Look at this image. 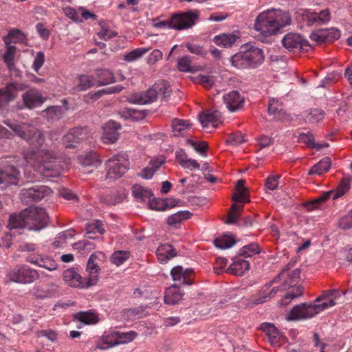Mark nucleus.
Wrapping results in <instances>:
<instances>
[{"label": "nucleus", "instance_id": "f8f14e48", "mask_svg": "<svg viewBox=\"0 0 352 352\" xmlns=\"http://www.w3.org/2000/svg\"><path fill=\"white\" fill-rule=\"evenodd\" d=\"M52 193V190L45 186L36 185L31 188H24L21 192V199L23 202L30 204L39 201Z\"/></svg>", "mask_w": 352, "mask_h": 352}, {"label": "nucleus", "instance_id": "a211bd4d", "mask_svg": "<svg viewBox=\"0 0 352 352\" xmlns=\"http://www.w3.org/2000/svg\"><path fill=\"white\" fill-rule=\"evenodd\" d=\"M22 99L25 107L34 109L41 106L45 102L46 98L42 96L41 91L36 88H30L23 95Z\"/></svg>", "mask_w": 352, "mask_h": 352}, {"label": "nucleus", "instance_id": "680f3d73", "mask_svg": "<svg viewBox=\"0 0 352 352\" xmlns=\"http://www.w3.org/2000/svg\"><path fill=\"white\" fill-rule=\"evenodd\" d=\"M6 38L8 39L9 43L10 42L23 43L25 39V36L19 30H11Z\"/></svg>", "mask_w": 352, "mask_h": 352}, {"label": "nucleus", "instance_id": "37998d69", "mask_svg": "<svg viewBox=\"0 0 352 352\" xmlns=\"http://www.w3.org/2000/svg\"><path fill=\"white\" fill-rule=\"evenodd\" d=\"M303 289L300 286L294 288L291 292H288L284 298L278 301L280 306L288 305L293 299L300 296L302 294Z\"/></svg>", "mask_w": 352, "mask_h": 352}, {"label": "nucleus", "instance_id": "20e7f679", "mask_svg": "<svg viewBox=\"0 0 352 352\" xmlns=\"http://www.w3.org/2000/svg\"><path fill=\"white\" fill-rule=\"evenodd\" d=\"M170 92L171 89L168 83L162 80L155 83L145 92L134 93L130 95L127 100L132 104H145L153 102L160 97L166 100L170 95Z\"/></svg>", "mask_w": 352, "mask_h": 352}, {"label": "nucleus", "instance_id": "0eeeda50", "mask_svg": "<svg viewBox=\"0 0 352 352\" xmlns=\"http://www.w3.org/2000/svg\"><path fill=\"white\" fill-rule=\"evenodd\" d=\"M7 277L10 281L21 284L32 283L38 278V272L26 265H17L10 270Z\"/></svg>", "mask_w": 352, "mask_h": 352}, {"label": "nucleus", "instance_id": "9b49d317", "mask_svg": "<svg viewBox=\"0 0 352 352\" xmlns=\"http://www.w3.org/2000/svg\"><path fill=\"white\" fill-rule=\"evenodd\" d=\"M199 12L190 10L186 12L175 13L172 15L173 29L182 30L192 28L198 19Z\"/></svg>", "mask_w": 352, "mask_h": 352}, {"label": "nucleus", "instance_id": "c85d7f7f", "mask_svg": "<svg viewBox=\"0 0 352 352\" xmlns=\"http://www.w3.org/2000/svg\"><path fill=\"white\" fill-rule=\"evenodd\" d=\"M305 21H307L309 25L313 24L324 23L330 20V13L327 10L320 11L319 13L316 12H306L303 14Z\"/></svg>", "mask_w": 352, "mask_h": 352}, {"label": "nucleus", "instance_id": "58836bf2", "mask_svg": "<svg viewBox=\"0 0 352 352\" xmlns=\"http://www.w3.org/2000/svg\"><path fill=\"white\" fill-rule=\"evenodd\" d=\"M132 195L138 201L144 202L147 199L150 200L153 193L149 189L144 188L140 185H135L132 188Z\"/></svg>", "mask_w": 352, "mask_h": 352}, {"label": "nucleus", "instance_id": "ddd939ff", "mask_svg": "<svg viewBox=\"0 0 352 352\" xmlns=\"http://www.w3.org/2000/svg\"><path fill=\"white\" fill-rule=\"evenodd\" d=\"M281 43L286 50L294 53L308 50V47H310L307 40L300 34L294 32L285 34L282 38Z\"/></svg>", "mask_w": 352, "mask_h": 352}, {"label": "nucleus", "instance_id": "3c124183", "mask_svg": "<svg viewBox=\"0 0 352 352\" xmlns=\"http://www.w3.org/2000/svg\"><path fill=\"white\" fill-rule=\"evenodd\" d=\"M298 142L300 143H304L311 148H317L318 149H320L322 148L320 144H316L314 143V136L310 132L299 133L298 136Z\"/></svg>", "mask_w": 352, "mask_h": 352}, {"label": "nucleus", "instance_id": "49530a36", "mask_svg": "<svg viewBox=\"0 0 352 352\" xmlns=\"http://www.w3.org/2000/svg\"><path fill=\"white\" fill-rule=\"evenodd\" d=\"M130 252L129 251L118 250L111 254L110 261L113 264L120 266L128 260Z\"/></svg>", "mask_w": 352, "mask_h": 352}, {"label": "nucleus", "instance_id": "6ab92c4d", "mask_svg": "<svg viewBox=\"0 0 352 352\" xmlns=\"http://www.w3.org/2000/svg\"><path fill=\"white\" fill-rule=\"evenodd\" d=\"M33 296L37 299H45L56 297L60 294L58 286L54 283L36 285L32 289Z\"/></svg>", "mask_w": 352, "mask_h": 352}, {"label": "nucleus", "instance_id": "8fccbe9b", "mask_svg": "<svg viewBox=\"0 0 352 352\" xmlns=\"http://www.w3.org/2000/svg\"><path fill=\"white\" fill-rule=\"evenodd\" d=\"M8 227L10 230L16 228H25V219L22 212L19 214H12L8 220Z\"/></svg>", "mask_w": 352, "mask_h": 352}, {"label": "nucleus", "instance_id": "1a4fd4ad", "mask_svg": "<svg viewBox=\"0 0 352 352\" xmlns=\"http://www.w3.org/2000/svg\"><path fill=\"white\" fill-rule=\"evenodd\" d=\"M105 255L101 252H95L89 256L86 267L87 274V285L94 286L98 281V276L100 271V265L104 260Z\"/></svg>", "mask_w": 352, "mask_h": 352}, {"label": "nucleus", "instance_id": "4d7b16f0", "mask_svg": "<svg viewBox=\"0 0 352 352\" xmlns=\"http://www.w3.org/2000/svg\"><path fill=\"white\" fill-rule=\"evenodd\" d=\"M156 254L166 255L170 259L176 256L177 250L170 244H164L157 249Z\"/></svg>", "mask_w": 352, "mask_h": 352}, {"label": "nucleus", "instance_id": "13d9d810", "mask_svg": "<svg viewBox=\"0 0 352 352\" xmlns=\"http://www.w3.org/2000/svg\"><path fill=\"white\" fill-rule=\"evenodd\" d=\"M78 319L85 324H93L98 322V316L91 312L80 313Z\"/></svg>", "mask_w": 352, "mask_h": 352}, {"label": "nucleus", "instance_id": "c756f323", "mask_svg": "<svg viewBox=\"0 0 352 352\" xmlns=\"http://www.w3.org/2000/svg\"><path fill=\"white\" fill-rule=\"evenodd\" d=\"M274 283L275 282H274L273 280L268 282L256 296H252L249 300V305L254 306L270 301L271 298L269 295L268 290Z\"/></svg>", "mask_w": 352, "mask_h": 352}, {"label": "nucleus", "instance_id": "423d86ee", "mask_svg": "<svg viewBox=\"0 0 352 352\" xmlns=\"http://www.w3.org/2000/svg\"><path fill=\"white\" fill-rule=\"evenodd\" d=\"M25 219V228L28 230L39 231L44 228L48 222V215L42 208L30 206L22 211Z\"/></svg>", "mask_w": 352, "mask_h": 352}, {"label": "nucleus", "instance_id": "09e8293b", "mask_svg": "<svg viewBox=\"0 0 352 352\" xmlns=\"http://www.w3.org/2000/svg\"><path fill=\"white\" fill-rule=\"evenodd\" d=\"M190 126L188 120L175 119L172 123L173 131L175 136L182 135V132Z\"/></svg>", "mask_w": 352, "mask_h": 352}, {"label": "nucleus", "instance_id": "473e14b6", "mask_svg": "<svg viewBox=\"0 0 352 352\" xmlns=\"http://www.w3.org/2000/svg\"><path fill=\"white\" fill-rule=\"evenodd\" d=\"M96 76L98 79L97 85L104 86L116 81L113 73L107 69H100L96 71Z\"/></svg>", "mask_w": 352, "mask_h": 352}, {"label": "nucleus", "instance_id": "f3484780", "mask_svg": "<svg viewBox=\"0 0 352 352\" xmlns=\"http://www.w3.org/2000/svg\"><path fill=\"white\" fill-rule=\"evenodd\" d=\"M86 129L74 127L65 134L63 138V144L65 148H75L84 139L86 138Z\"/></svg>", "mask_w": 352, "mask_h": 352}, {"label": "nucleus", "instance_id": "e433bc0d", "mask_svg": "<svg viewBox=\"0 0 352 352\" xmlns=\"http://www.w3.org/2000/svg\"><path fill=\"white\" fill-rule=\"evenodd\" d=\"M113 335H115L116 342L111 346H117L122 344H126L133 340L138 336V333L134 331L128 332H119L113 331Z\"/></svg>", "mask_w": 352, "mask_h": 352}, {"label": "nucleus", "instance_id": "f704fd0d", "mask_svg": "<svg viewBox=\"0 0 352 352\" xmlns=\"http://www.w3.org/2000/svg\"><path fill=\"white\" fill-rule=\"evenodd\" d=\"M239 37L234 33L221 34L214 37V43L223 47H230L236 42Z\"/></svg>", "mask_w": 352, "mask_h": 352}, {"label": "nucleus", "instance_id": "7ed1b4c3", "mask_svg": "<svg viewBox=\"0 0 352 352\" xmlns=\"http://www.w3.org/2000/svg\"><path fill=\"white\" fill-rule=\"evenodd\" d=\"M264 60L263 51L254 45L246 44L231 58L232 65L238 69L256 68Z\"/></svg>", "mask_w": 352, "mask_h": 352}, {"label": "nucleus", "instance_id": "a19ab883", "mask_svg": "<svg viewBox=\"0 0 352 352\" xmlns=\"http://www.w3.org/2000/svg\"><path fill=\"white\" fill-rule=\"evenodd\" d=\"M80 163L84 168H96L100 165L101 161L98 159V156L96 153L90 152L85 156L81 157Z\"/></svg>", "mask_w": 352, "mask_h": 352}, {"label": "nucleus", "instance_id": "338daca9", "mask_svg": "<svg viewBox=\"0 0 352 352\" xmlns=\"http://www.w3.org/2000/svg\"><path fill=\"white\" fill-rule=\"evenodd\" d=\"M339 227L343 230L352 228V210L339 221Z\"/></svg>", "mask_w": 352, "mask_h": 352}, {"label": "nucleus", "instance_id": "2eb2a0df", "mask_svg": "<svg viewBox=\"0 0 352 352\" xmlns=\"http://www.w3.org/2000/svg\"><path fill=\"white\" fill-rule=\"evenodd\" d=\"M26 86L19 82H10L5 87L0 88V109L5 107L10 102L13 101L19 90H24Z\"/></svg>", "mask_w": 352, "mask_h": 352}, {"label": "nucleus", "instance_id": "f03ea898", "mask_svg": "<svg viewBox=\"0 0 352 352\" xmlns=\"http://www.w3.org/2000/svg\"><path fill=\"white\" fill-rule=\"evenodd\" d=\"M24 159L28 164L36 167L38 171L45 177H56L60 174L59 166L51 163L56 159V154L52 151L43 149L38 152L26 153Z\"/></svg>", "mask_w": 352, "mask_h": 352}, {"label": "nucleus", "instance_id": "79ce46f5", "mask_svg": "<svg viewBox=\"0 0 352 352\" xmlns=\"http://www.w3.org/2000/svg\"><path fill=\"white\" fill-rule=\"evenodd\" d=\"M191 217V213L188 210H181L170 215L167 218V223L170 226H176L182 221L188 219Z\"/></svg>", "mask_w": 352, "mask_h": 352}, {"label": "nucleus", "instance_id": "5fc2aeb1", "mask_svg": "<svg viewBox=\"0 0 352 352\" xmlns=\"http://www.w3.org/2000/svg\"><path fill=\"white\" fill-rule=\"evenodd\" d=\"M122 116L125 119H140L145 116L144 111H139L133 108H125L122 111Z\"/></svg>", "mask_w": 352, "mask_h": 352}, {"label": "nucleus", "instance_id": "b1692460", "mask_svg": "<svg viewBox=\"0 0 352 352\" xmlns=\"http://www.w3.org/2000/svg\"><path fill=\"white\" fill-rule=\"evenodd\" d=\"M121 126L113 120L108 121L104 126V133L102 136V141L106 144H113L118 138V130Z\"/></svg>", "mask_w": 352, "mask_h": 352}, {"label": "nucleus", "instance_id": "ea45409f", "mask_svg": "<svg viewBox=\"0 0 352 352\" xmlns=\"http://www.w3.org/2000/svg\"><path fill=\"white\" fill-rule=\"evenodd\" d=\"M330 166V159L329 157H324L311 168V169L309 170V175H322L324 173H326L329 170Z\"/></svg>", "mask_w": 352, "mask_h": 352}, {"label": "nucleus", "instance_id": "f257e3e1", "mask_svg": "<svg viewBox=\"0 0 352 352\" xmlns=\"http://www.w3.org/2000/svg\"><path fill=\"white\" fill-rule=\"evenodd\" d=\"M292 19L288 12L268 10L259 14L254 23L255 30L263 37H268L281 32L291 24Z\"/></svg>", "mask_w": 352, "mask_h": 352}, {"label": "nucleus", "instance_id": "7c9ffc66", "mask_svg": "<svg viewBox=\"0 0 352 352\" xmlns=\"http://www.w3.org/2000/svg\"><path fill=\"white\" fill-rule=\"evenodd\" d=\"M261 329L265 333L267 339L272 344L276 345L280 344L281 338L280 333L274 324L270 323H263L261 325Z\"/></svg>", "mask_w": 352, "mask_h": 352}, {"label": "nucleus", "instance_id": "9d476101", "mask_svg": "<svg viewBox=\"0 0 352 352\" xmlns=\"http://www.w3.org/2000/svg\"><path fill=\"white\" fill-rule=\"evenodd\" d=\"M317 309H320L318 306H316L314 301L309 304L297 305L291 309L287 316V320H299L311 318L318 314Z\"/></svg>", "mask_w": 352, "mask_h": 352}, {"label": "nucleus", "instance_id": "72a5a7b5", "mask_svg": "<svg viewBox=\"0 0 352 352\" xmlns=\"http://www.w3.org/2000/svg\"><path fill=\"white\" fill-rule=\"evenodd\" d=\"M250 265L248 261L240 258H235L233 263L230 265L228 270L236 276H242L249 270Z\"/></svg>", "mask_w": 352, "mask_h": 352}, {"label": "nucleus", "instance_id": "39448f33", "mask_svg": "<svg viewBox=\"0 0 352 352\" xmlns=\"http://www.w3.org/2000/svg\"><path fill=\"white\" fill-rule=\"evenodd\" d=\"M3 122L15 132L19 137L25 140L30 145L41 147L45 142L43 133L36 128H29L25 126V124H17L9 120H3Z\"/></svg>", "mask_w": 352, "mask_h": 352}, {"label": "nucleus", "instance_id": "e2e57ef3", "mask_svg": "<svg viewBox=\"0 0 352 352\" xmlns=\"http://www.w3.org/2000/svg\"><path fill=\"white\" fill-rule=\"evenodd\" d=\"M74 236V231L73 230H68L65 232H61L56 237L53 244L55 247L58 248L61 246L63 243H64L67 238H72Z\"/></svg>", "mask_w": 352, "mask_h": 352}, {"label": "nucleus", "instance_id": "c9c22d12", "mask_svg": "<svg viewBox=\"0 0 352 352\" xmlns=\"http://www.w3.org/2000/svg\"><path fill=\"white\" fill-rule=\"evenodd\" d=\"M6 45V51L3 56V59L6 63L8 69L12 71L14 69V57L16 52V47L11 45L7 38H4Z\"/></svg>", "mask_w": 352, "mask_h": 352}, {"label": "nucleus", "instance_id": "c03bdc74", "mask_svg": "<svg viewBox=\"0 0 352 352\" xmlns=\"http://www.w3.org/2000/svg\"><path fill=\"white\" fill-rule=\"evenodd\" d=\"M43 116L49 121H54L60 118L62 116V108L58 106H52L47 108L43 111Z\"/></svg>", "mask_w": 352, "mask_h": 352}, {"label": "nucleus", "instance_id": "0e129e2a", "mask_svg": "<svg viewBox=\"0 0 352 352\" xmlns=\"http://www.w3.org/2000/svg\"><path fill=\"white\" fill-rule=\"evenodd\" d=\"M187 144L193 147V148L202 156H206L207 145L205 142H197L192 140H188Z\"/></svg>", "mask_w": 352, "mask_h": 352}, {"label": "nucleus", "instance_id": "393cba45", "mask_svg": "<svg viewBox=\"0 0 352 352\" xmlns=\"http://www.w3.org/2000/svg\"><path fill=\"white\" fill-rule=\"evenodd\" d=\"M340 37V32L335 28L321 30L311 34V40L317 43L332 42Z\"/></svg>", "mask_w": 352, "mask_h": 352}, {"label": "nucleus", "instance_id": "bb28decb", "mask_svg": "<svg viewBox=\"0 0 352 352\" xmlns=\"http://www.w3.org/2000/svg\"><path fill=\"white\" fill-rule=\"evenodd\" d=\"M26 261L31 264L43 267L51 272L56 270L58 267V264L52 258L46 256L36 257L34 256L30 255L27 257Z\"/></svg>", "mask_w": 352, "mask_h": 352}, {"label": "nucleus", "instance_id": "a18cd8bd", "mask_svg": "<svg viewBox=\"0 0 352 352\" xmlns=\"http://www.w3.org/2000/svg\"><path fill=\"white\" fill-rule=\"evenodd\" d=\"M115 342H116V336L115 335H113V331H111L101 337L97 347L100 350H106L113 347L114 346L111 345Z\"/></svg>", "mask_w": 352, "mask_h": 352}, {"label": "nucleus", "instance_id": "de8ad7c7", "mask_svg": "<svg viewBox=\"0 0 352 352\" xmlns=\"http://www.w3.org/2000/svg\"><path fill=\"white\" fill-rule=\"evenodd\" d=\"M96 85L95 78L88 75L79 76V83L76 88L77 91H85Z\"/></svg>", "mask_w": 352, "mask_h": 352}, {"label": "nucleus", "instance_id": "dca6fc26", "mask_svg": "<svg viewBox=\"0 0 352 352\" xmlns=\"http://www.w3.org/2000/svg\"><path fill=\"white\" fill-rule=\"evenodd\" d=\"M350 187V179L344 178L341 180L340 184L335 190H330L324 192L321 195L318 197L313 203V208L318 206L319 203L323 202L325 200L332 199L333 200L336 199L338 197L342 196Z\"/></svg>", "mask_w": 352, "mask_h": 352}, {"label": "nucleus", "instance_id": "4468645a", "mask_svg": "<svg viewBox=\"0 0 352 352\" xmlns=\"http://www.w3.org/2000/svg\"><path fill=\"white\" fill-rule=\"evenodd\" d=\"M293 267L294 263H289L273 279V281L275 283L283 280V289H286L287 287H294L298 283L300 278V270L296 268L292 270Z\"/></svg>", "mask_w": 352, "mask_h": 352}, {"label": "nucleus", "instance_id": "cd10ccee", "mask_svg": "<svg viewBox=\"0 0 352 352\" xmlns=\"http://www.w3.org/2000/svg\"><path fill=\"white\" fill-rule=\"evenodd\" d=\"M221 118V113L218 110L206 111L200 113L199 116V122L204 129H208L210 124H212L213 129L217 128V125L215 124V122L220 121Z\"/></svg>", "mask_w": 352, "mask_h": 352}, {"label": "nucleus", "instance_id": "bf43d9fd", "mask_svg": "<svg viewBox=\"0 0 352 352\" xmlns=\"http://www.w3.org/2000/svg\"><path fill=\"white\" fill-rule=\"evenodd\" d=\"M148 51L146 48H137L130 51L124 56V60L127 62H133L142 57Z\"/></svg>", "mask_w": 352, "mask_h": 352}, {"label": "nucleus", "instance_id": "aec40b11", "mask_svg": "<svg viewBox=\"0 0 352 352\" xmlns=\"http://www.w3.org/2000/svg\"><path fill=\"white\" fill-rule=\"evenodd\" d=\"M223 102L230 112H235L243 107L244 97L239 91H232L223 96Z\"/></svg>", "mask_w": 352, "mask_h": 352}, {"label": "nucleus", "instance_id": "774afa93", "mask_svg": "<svg viewBox=\"0 0 352 352\" xmlns=\"http://www.w3.org/2000/svg\"><path fill=\"white\" fill-rule=\"evenodd\" d=\"M228 260L224 258H217L214 266V271L217 274H221L225 271Z\"/></svg>", "mask_w": 352, "mask_h": 352}, {"label": "nucleus", "instance_id": "69168bd1", "mask_svg": "<svg viewBox=\"0 0 352 352\" xmlns=\"http://www.w3.org/2000/svg\"><path fill=\"white\" fill-rule=\"evenodd\" d=\"M279 179H280L279 175L269 176L265 179V187L270 190H276L278 188V184H279Z\"/></svg>", "mask_w": 352, "mask_h": 352}, {"label": "nucleus", "instance_id": "4be33fe9", "mask_svg": "<svg viewBox=\"0 0 352 352\" xmlns=\"http://www.w3.org/2000/svg\"><path fill=\"white\" fill-rule=\"evenodd\" d=\"M63 279L71 287L78 288H87V278H82L77 270L74 268H69L64 271Z\"/></svg>", "mask_w": 352, "mask_h": 352}, {"label": "nucleus", "instance_id": "a878e982", "mask_svg": "<svg viewBox=\"0 0 352 352\" xmlns=\"http://www.w3.org/2000/svg\"><path fill=\"white\" fill-rule=\"evenodd\" d=\"M192 272L193 270L191 268L184 270L181 266H176L172 269L170 274L173 280L178 282L179 285H190L192 283L190 278Z\"/></svg>", "mask_w": 352, "mask_h": 352}, {"label": "nucleus", "instance_id": "4c0bfd02", "mask_svg": "<svg viewBox=\"0 0 352 352\" xmlns=\"http://www.w3.org/2000/svg\"><path fill=\"white\" fill-rule=\"evenodd\" d=\"M213 243L219 249L225 250L232 248L236 243V240L231 235L224 234L216 238Z\"/></svg>", "mask_w": 352, "mask_h": 352}, {"label": "nucleus", "instance_id": "603ef678", "mask_svg": "<svg viewBox=\"0 0 352 352\" xmlns=\"http://www.w3.org/2000/svg\"><path fill=\"white\" fill-rule=\"evenodd\" d=\"M325 113L321 109H311L306 116V120L311 123H317L322 120Z\"/></svg>", "mask_w": 352, "mask_h": 352}, {"label": "nucleus", "instance_id": "6e6d98bb", "mask_svg": "<svg viewBox=\"0 0 352 352\" xmlns=\"http://www.w3.org/2000/svg\"><path fill=\"white\" fill-rule=\"evenodd\" d=\"M123 89V87L121 85H116L113 87H107L98 90L97 92L91 95V98L97 100L102 96L104 94H111L114 93H119Z\"/></svg>", "mask_w": 352, "mask_h": 352}, {"label": "nucleus", "instance_id": "5701e85b", "mask_svg": "<svg viewBox=\"0 0 352 352\" xmlns=\"http://www.w3.org/2000/svg\"><path fill=\"white\" fill-rule=\"evenodd\" d=\"M19 171L13 166H7L0 169V184L16 185Z\"/></svg>", "mask_w": 352, "mask_h": 352}, {"label": "nucleus", "instance_id": "052dcab7", "mask_svg": "<svg viewBox=\"0 0 352 352\" xmlns=\"http://www.w3.org/2000/svg\"><path fill=\"white\" fill-rule=\"evenodd\" d=\"M191 63V58L188 56H184L178 60L177 67L180 72H188L192 70Z\"/></svg>", "mask_w": 352, "mask_h": 352}, {"label": "nucleus", "instance_id": "864d4df0", "mask_svg": "<svg viewBox=\"0 0 352 352\" xmlns=\"http://www.w3.org/2000/svg\"><path fill=\"white\" fill-rule=\"evenodd\" d=\"M259 252L258 245L256 243H251L241 248L239 251V254L245 257H251Z\"/></svg>", "mask_w": 352, "mask_h": 352}, {"label": "nucleus", "instance_id": "2f4dec72", "mask_svg": "<svg viewBox=\"0 0 352 352\" xmlns=\"http://www.w3.org/2000/svg\"><path fill=\"white\" fill-rule=\"evenodd\" d=\"M182 296L183 294L179 289L173 285L166 290L164 300L166 305H174L182 300Z\"/></svg>", "mask_w": 352, "mask_h": 352}, {"label": "nucleus", "instance_id": "6e6552de", "mask_svg": "<svg viewBox=\"0 0 352 352\" xmlns=\"http://www.w3.org/2000/svg\"><path fill=\"white\" fill-rule=\"evenodd\" d=\"M129 162L125 154H117L107 162V178L115 180L121 177L128 170Z\"/></svg>", "mask_w": 352, "mask_h": 352}, {"label": "nucleus", "instance_id": "412c9836", "mask_svg": "<svg viewBox=\"0 0 352 352\" xmlns=\"http://www.w3.org/2000/svg\"><path fill=\"white\" fill-rule=\"evenodd\" d=\"M338 292L336 290L325 291L323 294L318 296L315 300L316 306H318L319 309H317L318 314L323 310L334 306L336 302V300L338 298Z\"/></svg>", "mask_w": 352, "mask_h": 352}]
</instances>
